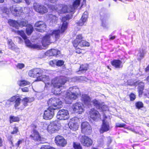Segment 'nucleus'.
<instances>
[{
	"instance_id": "f03ea898",
	"label": "nucleus",
	"mask_w": 149,
	"mask_h": 149,
	"mask_svg": "<svg viewBox=\"0 0 149 149\" xmlns=\"http://www.w3.org/2000/svg\"><path fill=\"white\" fill-rule=\"evenodd\" d=\"M44 71L37 78L38 81H43L45 85V88H47L52 85L54 88V93L56 95H59L62 92H60L61 90V88L67 81H69V79L64 76L58 77L52 79L51 81L48 76L46 75H43Z\"/></svg>"
},
{
	"instance_id": "ddd939ff",
	"label": "nucleus",
	"mask_w": 149,
	"mask_h": 149,
	"mask_svg": "<svg viewBox=\"0 0 149 149\" xmlns=\"http://www.w3.org/2000/svg\"><path fill=\"white\" fill-rule=\"evenodd\" d=\"M60 128L59 124L56 122H53L50 123L47 126L48 132L50 134H52L58 131Z\"/></svg>"
},
{
	"instance_id": "774afa93",
	"label": "nucleus",
	"mask_w": 149,
	"mask_h": 149,
	"mask_svg": "<svg viewBox=\"0 0 149 149\" xmlns=\"http://www.w3.org/2000/svg\"><path fill=\"white\" fill-rule=\"evenodd\" d=\"M4 1V0H0V3H3Z\"/></svg>"
},
{
	"instance_id": "f257e3e1",
	"label": "nucleus",
	"mask_w": 149,
	"mask_h": 149,
	"mask_svg": "<svg viewBox=\"0 0 149 149\" xmlns=\"http://www.w3.org/2000/svg\"><path fill=\"white\" fill-rule=\"evenodd\" d=\"M44 71L37 78L38 81H43L45 85V88H47L52 85L54 88V93L56 95H59L62 92H60L61 90V88L67 81H69V79L64 76L58 77L52 79L51 81L48 76L46 75H43Z\"/></svg>"
},
{
	"instance_id": "f8f14e48",
	"label": "nucleus",
	"mask_w": 149,
	"mask_h": 149,
	"mask_svg": "<svg viewBox=\"0 0 149 149\" xmlns=\"http://www.w3.org/2000/svg\"><path fill=\"white\" fill-rule=\"evenodd\" d=\"M103 133L110 131L111 130V127L109 124V122L111 121V118L109 116H106L105 115H103Z\"/></svg>"
},
{
	"instance_id": "72a5a7b5",
	"label": "nucleus",
	"mask_w": 149,
	"mask_h": 149,
	"mask_svg": "<svg viewBox=\"0 0 149 149\" xmlns=\"http://www.w3.org/2000/svg\"><path fill=\"white\" fill-rule=\"evenodd\" d=\"M135 108L137 109H141L144 107V104L143 102L141 101H137L135 102Z\"/></svg>"
},
{
	"instance_id": "052dcab7",
	"label": "nucleus",
	"mask_w": 149,
	"mask_h": 149,
	"mask_svg": "<svg viewBox=\"0 0 149 149\" xmlns=\"http://www.w3.org/2000/svg\"><path fill=\"white\" fill-rule=\"evenodd\" d=\"M145 70L146 72H147V71H149V64L145 68Z\"/></svg>"
},
{
	"instance_id": "13d9d810",
	"label": "nucleus",
	"mask_w": 149,
	"mask_h": 149,
	"mask_svg": "<svg viewBox=\"0 0 149 149\" xmlns=\"http://www.w3.org/2000/svg\"><path fill=\"white\" fill-rule=\"evenodd\" d=\"M80 79L81 80L84 81H87V80H88L86 78L84 77L83 76L80 77Z\"/></svg>"
},
{
	"instance_id": "58836bf2",
	"label": "nucleus",
	"mask_w": 149,
	"mask_h": 149,
	"mask_svg": "<svg viewBox=\"0 0 149 149\" xmlns=\"http://www.w3.org/2000/svg\"><path fill=\"white\" fill-rule=\"evenodd\" d=\"M129 99L130 101H134L136 98V95L133 93H131L129 95Z\"/></svg>"
},
{
	"instance_id": "c03bdc74",
	"label": "nucleus",
	"mask_w": 149,
	"mask_h": 149,
	"mask_svg": "<svg viewBox=\"0 0 149 149\" xmlns=\"http://www.w3.org/2000/svg\"><path fill=\"white\" fill-rule=\"evenodd\" d=\"M41 149H55L54 148L50 147L49 146L44 145L42 146Z\"/></svg>"
},
{
	"instance_id": "c9c22d12",
	"label": "nucleus",
	"mask_w": 149,
	"mask_h": 149,
	"mask_svg": "<svg viewBox=\"0 0 149 149\" xmlns=\"http://www.w3.org/2000/svg\"><path fill=\"white\" fill-rule=\"evenodd\" d=\"M19 120V118L17 117L14 116H10V123L13 122H17Z\"/></svg>"
},
{
	"instance_id": "2eb2a0df",
	"label": "nucleus",
	"mask_w": 149,
	"mask_h": 149,
	"mask_svg": "<svg viewBox=\"0 0 149 149\" xmlns=\"http://www.w3.org/2000/svg\"><path fill=\"white\" fill-rule=\"evenodd\" d=\"M80 141L82 145L84 146H89L92 144V139L84 135L82 136L80 138Z\"/></svg>"
},
{
	"instance_id": "6e6552de",
	"label": "nucleus",
	"mask_w": 149,
	"mask_h": 149,
	"mask_svg": "<svg viewBox=\"0 0 149 149\" xmlns=\"http://www.w3.org/2000/svg\"><path fill=\"white\" fill-rule=\"evenodd\" d=\"M138 86L137 87V91L139 97H141L143 95L145 97H148L149 94V87L148 88V92L144 93V90L145 87V84L144 82L143 81H140L137 83Z\"/></svg>"
},
{
	"instance_id": "864d4df0",
	"label": "nucleus",
	"mask_w": 149,
	"mask_h": 149,
	"mask_svg": "<svg viewBox=\"0 0 149 149\" xmlns=\"http://www.w3.org/2000/svg\"><path fill=\"white\" fill-rule=\"evenodd\" d=\"M21 90L23 92H28L29 91L28 88L26 87L22 88H21Z\"/></svg>"
},
{
	"instance_id": "bb28decb",
	"label": "nucleus",
	"mask_w": 149,
	"mask_h": 149,
	"mask_svg": "<svg viewBox=\"0 0 149 149\" xmlns=\"http://www.w3.org/2000/svg\"><path fill=\"white\" fill-rule=\"evenodd\" d=\"M30 136L35 141H41L42 139L39 132L35 130H33V133Z\"/></svg>"
},
{
	"instance_id": "e2e57ef3",
	"label": "nucleus",
	"mask_w": 149,
	"mask_h": 149,
	"mask_svg": "<svg viewBox=\"0 0 149 149\" xmlns=\"http://www.w3.org/2000/svg\"><path fill=\"white\" fill-rule=\"evenodd\" d=\"M58 12L59 13H62V12H65V10H58Z\"/></svg>"
},
{
	"instance_id": "09e8293b",
	"label": "nucleus",
	"mask_w": 149,
	"mask_h": 149,
	"mask_svg": "<svg viewBox=\"0 0 149 149\" xmlns=\"http://www.w3.org/2000/svg\"><path fill=\"white\" fill-rule=\"evenodd\" d=\"M18 97L17 96H14L9 99L8 101H9L10 102H13L15 100H16V98Z\"/></svg>"
},
{
	"instance_id": "2f4dec72",
	"label": "nucleus",
	"mask_w": 149,
	"mask_h": 149,
	"mask_svg": "<svg viewBox=\"0 0 149 149\" xmlns=\"http://www.w3.org/2000/svg\"><path fill=\"white\" fill-rule=\"evenodd\" d=\"M92 102L94 106L97 109H100L101 111H102V106L98 101L95 99Z\"/></svg>"
},
{
	"instance_id": "aec40b11",
	"label": "nucleus",
	"mask_w": 149,
	"mask_h": 149,
	"mask_svg": "<svg viewBox=\"0 0 149 149\" xmlns=\"http://www.w3.org/2000/svg\"><path fill=\"white\" fill-rule=\"evenodd\" d=\"M55 142L57 145L62 147L65 146L67 143L66 141L63 137L60 135L57 136L55 137Z\"/></svg>"
},
{
	"instance_id": "37998d69",
	"label": "nucleus",
	"mask_w": 149,
	"mask_h": 149,
	"mask_svg": "<svg viewBox=\"0 0 149 149\" xmlns=\"http://www.w3.org/2000/svg\"><path fill=\"white\" fill-rule=\"evenodd\" d=\"M73 147L75 149H82L80 143H74Z\"/></svg>"
},
{
	"instance_id": "a211bd4d",
	"label": "nucleus",
	"mask_w": 149,
	"mask_h": 149,
	"mask_svg": "<svg viewBox=\"0 0 149 149\" xmlns=\"http://www.w3.org/2000/svg\"><path fill=\"white\" fill-rule=\"evenodd\" d=\"M27 24V21L23 20L20 22L19 24V26H26V33L28 35H30L33 31V28L32 25L30 24Z\"/></svg>"
},
{
	"instance_id": "9b49d317",
	"label": "nucleus",
	"mask_w": 149,
	"mask_h": 149,
	"mask_svg": "<svg viewBox=\"0 0 149 149\" xmlns=\"http://www.w3.org/2000/svg\"><path fill=\"white\" fill-rule=\"evenodd\" d=\"M21 99L19 97L16 98L15 101V104L14 105V107L16 109H23L24 108V107L27 105V103L29 101V99L27 98L24 99L22 101L23 105L21 106Z\"/></svg>"
},
{
	"instance_id": "49530a36",
	"label": "nucleus",
	"mask_w": 149,
	"mask_h": 149,
	"mask_svg": "<svg viewBox=\"0 0 149 149\" xmlns=\"http://www.w3.org/2000/svg\"><path fill=\"white\" fill-rule=\"evenodd\" d=\"M52 49L48 50L45 53V55L48 56H53V53L52 52Z\"/></svg>"
},
{
	"instance_id": "0e129e2a",
	"label": "nucleus",
	"mask_w": 149,
	"mask_h": 149,
	"mask_svg": "<svg viewBox=\"0 0 149 149\" xmlns=\"http://www.w3.org/2000/svg\"><path fill=\"white\" fill-rule=\"evenodd\" d=\"M116 37L115 36H110L109 38V39L110 40H113Z\"/></svg>"
},
{
	"instance_id": "603ef678",
	"label": "nucleus",
	"mask_w": 149,
	"mask_h": 149,
	"mask_svg": "<svg viewBox=\"0 0 149 149\" xmlns=\"http://www.w3.org/2000/svg\"><path fill=\"white\" fill-rule=\"evenodd\" d=\"M24 65L21 63H19L17 65V68L20 69H22V68H24Z\"/></svg>"
},
{
	"instance_id": "338daca9",
	"label": "nucleus",
	"mask_w": 149,
	"mask_h": 149,
	"mask_svg": "<svg viewBox=\"0 0 149 149\" xmlns=\"http://www.w3.org/2000/svg\"><path fill=\"white\" fill-rule=\"evenodd\" d=\"M148 82L149 84V75L146 78V79Z\"/></svg>"
},
{
	"instance_id": "a18cd8bd",
	"label": "nucleus",
	"mask_w": 149,
	"mask_h": 149,
	"mask_svg": "<svg viewBox=\"0 0 149 149\" xmlns=\"http://www.w3.org/2000/svg\"><path fill=\"white\" fill-rule=\"evenodd\" d=\"M64 63V62L63 60H56V65L58 66H61Z\"/></svg>"
},
{
	"instance_id": "5fc2aeb1",
	"label": "nucleus",
	"mask_w": 149,
	"mask_h": 149,
	"mask_svg": "<svg viewBox=\"0 0 149 149\" xmlns=\"http://www.w3.org/2000/svg\"><path fill=\"white\" fill-rule=\"evenodd\" d=\"M18 131V128L16 127H15L13 131L11 132V133L12 134H14L17 133Z\"/></svg>"
},
{
	"instance_id": "4d7b16f0",
	"label": "nucleus",
	"mask_w": 149,
	"mask_h": 149,
	"mask_svg": "<svg viewBox=\"0 0 149 149\" xmlns=\"http://www.w3.org/2000/svg\"><path fill=\"white\" fill-rule=\"evenodd\" d=\"M23 141V140H19L15 144V145L17 146V147H18L19 146V145L20 144H21Z\"/></svg>"
},
{
	"instance_id": "393cba45",
	"label": "nucleus",
	"mask_w": 149,
	"mask_h": 149,
	"mask_svg": "<svg viewBox=\"0 0 149 149\" xmlns=\"http://www.w3.org/2000/svg\"><path fill=\"white\" fill-rule=\"evenodd\" d=\"M88 17V12L87 11H85L83 14L81 19L79 21L77 22L76 24L79 26H82L84 23L87 21Z\"/></svg>"
},
{
	"instance_id": "473e14b6",
	"label": "nucleus",
	"mask_w": 149,
	"mask_h": 149,
	"mask_svg": "<svg viewBox=\"0 0 149 149\" xmlns=\"http://www.w3.org/2000/svg\"><path fill=\"white\" fill-rule=\"evenodd\" d=\"M90 46V43L85 41V40H81V42H80L79 43L78 45V46L77 47H78V48H79V47H84V46H87L88 47Z\"/></svg>"
},
{
	"instance_id": "bf43d9fd",
	"label": "nucleus",
	"mask_w": 149,
	"mask_h": 149,
	"mask_svg": "<svg viewBox=\"0 0 149 149\" xmlns=\"http://www.w3.org/2000/svg\"><path fill=\"white\" fill-rule=\"evenodd\" d=\"M140 54L139 55V56H140V57H139L138 58V60H141V59H142L143 56L144 55L143 54H142L141 52H140Z\"/></svg>"
},
{
	"instance_id": "69168bd1",
	"label": "nucleus",
	"mask_w": 149,
	"mask_h": 149,
	"mask_svg": "<svg viewBox=\"0 0 149 149\" xmlns=\"http://www.w3.org/2000/svg\"><path fill=\"white\" fill-rule=\"evenodd\" d=\"M49 1L52 3H55L57 0H48Z\"/></svg>"
},
{
	"instance_id": "6ab92c4d",
	"label": "nucleus",
	"mask_w": 149,
	"mask_h": 149,
	"mask_svg": "<svg viewBox=\"0 0 149 149\" xmlns=\"http://www.w3.org/2000/svg\"><path fill=\"white\" fill-rule=\"evenodd\" d=\"M76 118H73L70 120L68 125L71 130L75 131L77 130L79 125L77 123V120H75Z\"/></svg>"
},
{
	"instance_id": "b1692460",
	"label": "nucleus",
	"mask_w": 149,
	"mask_h": 149,
	"mask_svg": "<svg viewBox=\"0 0 149 149\" xmlns=\"http://www.w3.org/2000/svg\"><path fill=\"white\" fill-rule=\"evenodd\" d=\"M72 16L71 15H67L65 17H64L62 18V21L63 23L61 27V33H63L67 28L68 23L67 22L65 21V20L71 18Z\"/></svg>"
},
{
	"instance_id": "a19ab883",
	"label": "nucleus",
	"mask_w": 149,
	"mask_h": 149,
	"mask_svg": "<svg viewBox=\"0 0 149 149\" xmlns=\"http://www.w3.org/2000/svg\"><path fill=\"white\" fill-rule=\"evenodd\" d=\"M52 52L53 53V56H59V55L60 54V51L55 49H52Z\"/></svg>"
},
{
	"instance_id": "ea45409f",
	"label": "nucleus",
	"mask_w": 149,
	"mask_h": 149,
	"mask_svg": "<svg viewBox=\"0 0 149 149\" xmlns=\"http://www.w3.org/2000/svg\"><path fill=\"white\" fill-rule=\"evenodd\" d=\"M16 7L15 5H11L9 6L8 5L6 7H5L4 9H16Z\"/></svg>"
},
{
	"instance_id": "cd10ccee",
	"label": "nucleus",
	"mask_w": 149,
	"mask_h": 149,
	"mask_svg": "<svg viewBox=\"0 0 149 149\" xmlns=\"http://www.w3.org/2000/svg\"><path fill=\"white\" fill-rule=\"evenodd\" d=\"M81 100L87 106H88L90 104V98L86 94H82L81 96Z\"/></svg>"
},
{
	"instance_id": "39448f33",
	"label": "nucleus",
	"mask_w": 149,
	"mask_h": 149,
	"mask_svg": "<svg viewBox=\"0 0 149 149\" xmlns=\"http://www.w3.org/2000/svg\"><path fill=\"white\" fill-rule=\"evenodd\" d=\"M60 31L59 30L51 31L49 35H47L44 36L42 40V44L43 46L46 47L49 45L51 42L50 36L54 37L56 40L58 39L60 36Z\"/></svg>"
},
{
	"instance_id": "680f3d73",
	"label": "nucleus",
	"mask_w": 149,
	"mask_h": 149,
	"mask_svg": "<svg viewBox=\"0 0 149 149\" xmlns=\"http://www.w3.org/2000/svg\"><path fill=\"white\" fill-rule=\"evenodd\" d=\"M26 3L28 5H29L31 3V1L30 0H25Z\"/></svg>"
},
{
	"instance_id": "4c0bfd02",
	"label": "nucleus",
	"mask_w": 149,
	"mask_h": 149,
	"mask_svg": "<svg viewBox=\"0 0 149 149\" xmlns=\"http://www.w3.org/2000/svg\"><path fill=\"white\" fill-rule=\"evenodd\" d=\"M88 67V65L87 64L82 65L80 67L79 70L81 71H86Z\"/></svg>"
},
{
	"instance_id": "1a4fd4ad",
	"label": "nucleus",
	"mask_w": 149,
	"mask_h": 149,
	"mask_svg": "<svg viewBox=\"0 0 149 149\" xmlns=\"http://www.w3.org/2000/svg\"><path fill=\"white\" fill-rule=\"evenodd\" d=\"M57 118L60 120H65L68 119L69 117L68 111L67 110H60L57 113Z\"/></svg>"
},
{
	"instance_id": "6e6d98bb",
	"label": "nucleus",
	"mask_w": 149,
	"mask_h": 149,
	"mask_svg": "<svg viewBox=\"0 0 149 149\" xmlns=\"http://www.w3.org/2000/svg\"><path fill=\"white\" fill-rule=\"evenodd\" d=\"M109 107L108 106L103 105V111H106L109 110Z\"/></svg>"
},
{
	"instance_id": "c85d7f7f",
	"label": "nucleus",
	"mask_w": 149,
	"mask_h": 149,
	"mask_svg": "<svg viewBox=\"0 0 149 149\" xmlns=\"http://www.w3.org/2000/svg\"><path fill=\"white\" fill-rule=\"evenodd\" d=\"M83 37L81 34H79L77 35L76 38L73 42V44L74 47H77L79 43L83 39Z\"/></svg>"
},
{
	"instance_id": "9d476101",
	"label": "nucleus",
	"mask_w": 149,
	"mask_h": 149,
	"mask_svg": "<svg viewBox=\"0 0 149 149\" xmlns=\"http://www.w3.org/2000/svg\"><path fill=\"white\" fill-rule=\"evenodd\" d=\"M74 112L81 114L84 112V107L82 102H79L74 104L72 107Z\"/></svg>"
},
{
	"instance_id": "412c9836",
	"label": "nucleus",
	"mask_w": 149,
	"mask_h": 149,
	"mask_svg": "<svg viewBox=\"0 0 149 149\" xmlns=\"http://www.w3.org/2000/svg\"><path fill=\"white\" fill-rule=\"evenodd\" d=\"M36 30L40 32H42L45 31L46 29V25L45 23L42 21H39L36 22L35 25Z\"/></svg>"
},
{
	"instance_id": "f704fd0d",
	"label": "nucleus",
	"mask_w": 149,
	"mask_h": 149,
	"mask_svg": "<svg viewBox=\"0 0 149 149\" xmlns=\"http://www.w3.org/2000/svg\"><path fill=\"white\" fill-rule=\"evenodd\" d=\"M30 83L25 80H22L18 81V84L20 86H24L27 85H29Z\"/></svg>"
},
{
	"instance_id": "7c9ffc66",
	"label": "nucleus",
	"mask_w": 149,
	"mask_h": 149,
	"mask_svg": "<svg viewBox=\"0 0 149 149\" xmlns=\"http://www.w3.org/2000/svg\"><path fill=\"white\" fill-rule=\"evenodd\" d=\"M8 24L10 26L15 27V28L18 29L19 27V23L11 19H9L8 21Z\"/></svg>"
},
{
	"instance_id": "e433bc0d",
	"label": "nucleus",
	"mask_w": 149,
	"mask_h": 149,
	"mask_svg": "<svg viewBox=\"0 0 149 149\" xmlns=\"http://www.w3.org/2000/svg\"><path fill=\"white\" fill-rule=\"evenodd\" d=\"M81 0H76L74 1L73 4V8L74 9H76L77 7L79 6L80 1Z\"/></svg>"
},
{
	"instance_id": "4468645a",
	"label": "nucleus",
	"mask_w": 149,
	"mask_h": 149,
	"mask_svg": "<svg viewBox=\"0 0 149 149\" xmlns=\"http://www.w3.org/2000/svg\"><path fill=\"white\" fill-rule=\"evenodd\" d=\"M81 132L82 133L86 134H89L92 132V128L87 122H83L81 124Z\"/></svg>"
},
{
	"instance_id": "c756f323",
	"label": "nucleus",
	"mask_w": 149,
	"mask_h": 149,
	"mask_svg": "<svg viewBox=\"0 0 149 149\" xmlns=\"http://www.w3.org/2000/svg\"><path fill=\"white\" fill-rule=\"evenodd\" d=\"M8 44L9 49L14 51L17 50L18 48L17 46L15 45L12 40L9 39L8 40Z\"/></svg>"
},
{
	"instance_id": "a878e982",
	"label": "nucleus",
	"mask_w": 149,
	"mask_h": 149,
	"mask_svg": "<svg viewBox=\"0 0 149 149\" xmlns=\"http://www.w3.org/2000/svg\"><path fill=\"white\" fill-rule=\"evenodd\" d=\"M111 63L112 65L115 68H121L123 67L121 61L119 59H113L111 61Z\"/></svg>"
},
{
	"instance_id": "de8ad7c7",
	"label": "nucleus",
	"mask_w": 149,
	"mask_h": 149,
	"mask_svg": "<svg viewBox=\"0 0 149 149\" xmlns=\"http://www.w3.org/2000/svg\"><path fill=\"white\" fill-rule=\"evenodd\" d=\"M49 64L52 66H54L56 65V60H54L51 61L49 62Z\"/></svg>"
},
{
	"instance_id": "4be33fe9",
	"label": "nucleus",
	"mask_w": 149,
	"mask_h": 149,
	"mask_svg": "<svg viewBox=\"0 0 149 149\" xmlns=\"http://www.w3.org/2000/svg\"><path fill=\"white\" fill-rule=\"evenodd\" d=\"M11 10H2V15L3 17H6V15H8L10 13ZM22 10H11V13L15 16H19L21 13Z\"/></svg>"
},
{
	"instance_id": "7ed1b4c3",
	"label": "nucleus",
	"mask_w": 149,
	"mask_h": 149,
	"mask_svg": "<svg viewBox=\"0 0 149 149\" xmlns=\"http://www.w3.org/2000/svg\"><path fill=\"white\" fill-rule=\"evenodd\" d=\"M33 7L34 9H47V8H49L50 9H69V7L72 8V7H68V6L65 5H56V7H54L51 4H46L44 5L37 3H34Z\"/></svg>"
},
{
	"instance_id": "0eeeda50",
	"label": "nucleus",
	"mask_w": 149,
	"mask_h": 149,
	"mask_svg": "<svg viewBox=\"0 0 149 149\" xmlns=\"http://www.w3.org/2000/svg\"><path fill=\"white\" fill-rule=\"evenodd\" d=\"M17 33L25 40L26 45L28 47L38 49H42L41 45L39 44H31L30 41L27 38L26 36L23 31H18Z\"/></svg>"
},
{
	"instance_id": "3c124183",
	"label": "nucleus",
	"mask_w": 149,
	"mask_h": 149,
	"mask_svg": "<svg viewBox=\"0 0 149 149\" xmlns=\"http://www.w3.org/2000/svg\"><path fill=\"white\" fill-rule=\"evenodd\" d=\"M125 125V124H116V127H124Z\"/></svg>"
},
{
	"instance_id": "8fccbe9b",
	"label": "nucleus",
	"mask_w": 149,
	"mask_h": 149,
	"mask_svg": "<svg viewBox=\"0 0 149 149\" xmlns=\"http://www.w3.org/2000/svg\"><path fill=\"white\" fill-rule=\"evenodd\" d=\"M36 12L40 13L43 14L47 12V10H36Z\"/></svg>"
},
{
	"instance_id": "20e7f679",
	"label": "nucleus",
	"mask_w": 149,
	"mask_h": 149,
	"mask_svg": "<svg viewBox=\"0 0 149 149\" xmlns=\"http://www.w3.org/2000/svg\"><path fill=\"white\" fill-rule=\"evenodd\" d=\"M79 89L76 86H74L69 88V91L67 92L66 97L65 100L66 103L70 104L71 100L76 99L80 95Z\"/></svg>"
},
{
	"instance_id": "f3484780",
	"label": "nucleus",
	"mask_w": 149,
	"mask_h": 149,
	"mask_svg": "<svg viewBox=\"0 0 149 149\" xmlns=\"http://www.w3.org/2000/svg\"><path fill=\"white\" fill-rule=\"evenodd\" d=\"M49 107L47 110L45 111L44 114V118L46 120H50L53 117L54 115V109Z\"/></svg>"
},
{
	"instance_id": "5701e85b",
	"label": "nucleus",
	"mask_w": 149,
	"mask_h": 149,
	"mask_svg": "<svg viewBox=\"0 0 149 149\" xmlns=\"http://www.w3.org/2000/svg\"><path fill=\"white\" fill-rule=\"evenodd\" d=\"M89 114L91 118L94 120H97L100 117V115L98 112L94 109H91L90 112Z\"/></svg>"
},
{
	"instance_id": "79ce46f5",
	"label": "nucleus",
	"mask_w": 149,
	"mask_h": 149,
	"mask_svg": "<svg viewBox=\"0 0 149 149\" xmlns=\"http://www.w3.org/2000/svg\"><path fill=\"white\" fill-rule=\"evenodd\" d=\"M50 18L51 19L52 23L56 22L58 19L57 18L55 15H53L50 16Z\"/></svg>"
},
{
	"instance_id": "423d86ee",
	"label": "nucleus",
	"mask_w": 149,
	"mask_h": 149,
	"mask_svg": "<svg viewBox=\"0 0 149 149\" xmlns=\"http://www.w3.org/2000/svg\"><path fill=\"white\" fill-rule=\"evenodd\" d=\"M47 104L49 107L54 110L60 109L62 106V102L58 97H52L50 99L47 101Z\"/></svg>"
},
{
	"instance_id": "dca6fc26",
	"label": "nucleus",
	"mask_w": 149,
	"mask_h": 149,
	"mask_svg": "<svg viewBox=\"0 0 149 149\" xmlns=\"http://www.w3.org/2000/svg\"><path fill=\"white\" fill-rule=\"evenodd\" d=\"M43 72V70L40 68L33 69L30 70L29 72V76L33 77H37L38 78L40 75H41Z\"/></svg>"
}]
</instances>
